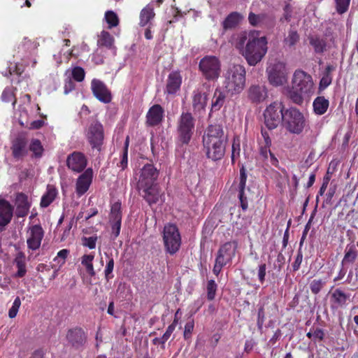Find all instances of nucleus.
<instances>
[{
	"label": "nucleus",
	"instance_id": "f257e3e1",
	"mask_svg": "<svg viewBox=\"0 0 358 358\" xmlns=\"http://www.w3.org/2000/svg\"><path fill=\"white\" fill-rule=\"evenodd\" d=\"M267 39L257 31H243L237 34L235 46L250 66H255L267 52Z\"/></svg>",
	"mask_w": 358,
	"mask_h": 358
},
{
	"label": "nucleus",
	"instance_id": "f03ea898",
	"mask_svg": "<svg viewBox=\"0 0 358 358\" xmlns=\"http://www.w3.org/2000/svg\"><path fill=\"white\" fill-rule=\"evenodd\" d=\"M227 136L222 124H210L203 136V145L206 157L216 162L222 159L225 154Z\"/></svg>",
	"mask_w": 358,
	"mask_h": 358
},
{
	"label": "nucleus",
	"instance_id": "7ed1b4c3",
	"mask_svg": "<svg viewBox=\"0 0 358 358\" xmlns=\"http://www.w3.org/2000/svg\"><path fill=\"white\" fill-rule=\"evenodd\" d=\"M245 69L241 65H234L224 76V85L231 94H240L245 85Z\"/></svg>",
	"mask_w": 358,
	"mask_h": 358
},
{
	"label": "nucleus",
	"instance_id": "20e7f679",
	"mask_svg": "<svg viewBox=\"0 0 358 358\" xmlns=\"http://www.w3.org/2000/svg\"><path fill=\"white\" fill-rule=\"evenodd\" d=\"M282 126L290 134L299 135L308 125L303 113L295 107H290L284 112Z\"/></svg>",
	"mask_w": 358,
	"mask_h": 358
},
{
	"label": "nucleus",
	"instance_id": "39448f33",
	"mask_svg": "<svg viewBox=\"0 0 358 358\" xmlns=\"http://www.w3.org/2000/svg\"><path fill=\"white\" fill-rule=\"evenodd\" d=\"M85 137L93 152L99 153L103 150L104 129L103 124L99 121H93L84 131Z\"/></svg>",
	"mask_w": 358,
	"mask_h": 358
},
{
	"label": "nucleus",
	"instance_id": "423d86ee",
	"mask_svg": "<svg viewBox=\"0 0 358 358\" xmlns=\"http://www.w3.org/2000/svg\"><path fill=\"white\" fill-rule=\"evenodd\" d=\"M287 108L281 101H273L266 106L263 113L264 122L269 130L276 129L280 123L282 124L284 112Z\"/></svg>",
	"mask_w": 358,
	"mask_h": 358
},
{
	"label": "nucleus",
	"instance_id": "0eeeda50",
	"mask_svg": "<svg viewBox=\"0 0 358 358\" xmlns=\"http://www.w3.org/2000/svg\"><path fill=\"white\" fill-rule=\"evenodd\" d=\"M195 120L189 112H182L177 122L178 140L182 144H188L194 129Z\"/></svg>",
	"mask_w": 358,
	"mask_h": 358
},
{
	"label": "nucleus",
	"instance_id": "6e6552de",
	"mask_svg": "<svg viewBox=\"0 0 358 358\" xmlns=\"http://www.w3.org/2000/svg\"><path fill=\"white\" fill-rule=\"evenodd\" d=\"M199 69L207 80H216L220 75V62L215 56H205L199 62Z\"/></svg>",
	"mask_w": 358,
	"mask_h": 358
},
{
	"label": "nucleus",
	"instance_id": "1a4fd4ad",
	"mask_svg": "<svg viewBox=\"0 0 358 358\" xmlns=\"http://www.w3.org/2000/svg\"><path fill=\"white\" fill-rule=\"evenodd\" d=\"M308 38L316 54H323L327 49L331 48V45L336 46V37L331 29H327L323 36L316 34L309 36Z\"/></svg>",
	"mask_w": 358,
	"mask_h": 358
},
{
	"label": "nucleus",
	"instance_id": "9d476101",
	"mask_svg": "<svg viewBox=\"0 0 358 358\" xmlns=\"http://www.w3.org/2000/svg\"><path fill=\"white\" fill-rule=\"evenodd\" d=\"M163 239L167 252L171 255L175 254L181 243L180 235L176 225H164Z\"/></svg>",
	"mask_w": 358,
	"mask_h": 358
},
{
	"label": "nucleus",
	"instance_id": "9b49d317",
	"mask_svg": "<svg viewBox=\"0 0 358 358\" xmlns=\"http://www.w3.org/2000/svg\"><path fill=\"white\" fill-rule=\"evenodd\" d=\"M268 80L273 86H281L287 82L285 66L282 62L271 64L266 69Z\"/></svg>",
	"mask_w": 358,
	"mask_h": 358
},
{
	"label": "nucleus",
	"instance_id": "f8f14e48",
	"mask_svg": "<svg viewBox=\"0 0 358 358\" xmlns=\"http://www.w3.org/2000/svg\"><path fill=\"white\" fill-rule=\"evenodd\" d=\"M292 86L301 92L310 94L313 88L312 76L303 70L297 69L294 73Z\"/></svg>",
	"mask_w": 358,
	"mask_h": 358
},
{
	"label": "nucleus",
	"instance_id": "ddd939ff",
	"mask_svg": "<svg viewBox=\"0 0 358 358\" xmlns=\"http://www.w3.org/2000/svg\"><path fill=\"white\" fill-rule=\"evenodd\" d=\"M29 140L25 134H18L12 141L10 150L13 157L16 160H22L28 154Z\"/></svg>",
	"mask_w": 358,
	"mask_h": 358
},
{
	"label": "nucleus",
	"instance_id": "4468645a",
	"mask_svg": "<svg viewBox=\"0 0 358 358\" xmlns=\"http://www.w3.org/2000/svg\"><path fill=\"white\" fill-rule=\"evenodd\" d=\"M159 170L153 164H146L140 171L139 179L137 187L158 185L157 180Z\"/></svg>",
	"mask_w": 358,
	"mask_h": 358
},
{
	"label": "nucleus",
	"instance_id": "2eb2a0df",
	"mask_svg": "<svg viewBox=\"0 0 358 358\" xmlns=\"http://www.w3.org/2000/svg\"><path fill=\"white\" fill-rule=\"evenodd\" d=\"M87 159L84 153L74 151L66 158V166L73 172L80 173L86 170Z\"/></svg>",
	"mask_w": 358,
	"mask_h": 358
},
{
	"label": "nucleus",
	"instance_id": "dca6fc26",
	"mask_svg": "<svg viewBox=\"0 0 358 358\" xmlns=\"http://www.w3.org/2000/svg\"><path fill=\"white\" fill-rule=\"evenodd\" d=\"M91 90L93 95L99 101L108 103L112 101V94L106 85L101 80L94 78L91 82Z\"/></svg>",
	"mask_w": 358,
	"mask_h": 358
},
{
	"label": "nucleus",
	"instance_id": "f3484780",
	"mask_svg": "<svg viewBox=\"0 0 358 358\" xmlns=\"http://www.w3.org/2000/svg\"><path fill=\"white\" fill-rule=\"evenodd\" d=\"M248 101L254 104L264 102L268 98V90L264 85L252 84L246 90Z\"/></svg>",
	"mask_w": 358,
	"mask_h": 358
},
{
	"label": "nucleus",
	"instance_id": "a211bd4d",
	"mask_svg": "<svg viewBox=\"0 0 358 358\" xmlns=\"http://www.w3.org/2000/svg\"><path fill=\"white\" fill-rule=\"evenodd\" d=\"M137 188L139 194L150 206L156 204L162 195L159 184L147 185L145 187H137Z\"/></svg>",
	"mask_w": 358,
	"mask_h": 358
},
{
	"label": "nucleus",
	"instance_id": "6ab92c4d",
	"mask_svg": "<svg viewBox=\"0 0 358 358\" xmlns=\"http://www.w3.org/2000/svg\"><path fill=\"white\" fill-rule=\"evenodd\" d=\"M27 243L29 249L36 250L39 248L44 236V231L41 225H31L27 231Z\"/></svg>",
	"mask_w": 358,
	"mask_h": 358
},
{
	"label": "nucleus",
	"instance_id": "aec40b11",
	"mask_svg": "<svg viewBox=\"0 0 358 358\" xmlns=\"http://www.w3.org/2000/svg\"><path fill=\"white\" fill-rule=\"evenodd\" d=\"M93 178V170L87 169L78 176L76 183V192L78 196H83L89 189Z\"/></svg>",
	"mask_w": 358,
	"mask_h": 358
},
{
	"label": "nucleus",
	"instance_id": "412c9836",
	"mask_svg": "<svg viewBox=\"0 0 358 358\" xmlns=\"http://www.w3.org/2000/svg\"><path fill=\"white\" fill-rule=\"evenodd\" d=\"M237 248L236 242H227L223 244L217 251L216 260L227 265L235 256Z\"/></svg>",
	"mask_w": 358,
	"mask_h": 358
},
{
	"label": "nucleus",
	"instance_id": "4be33fe9",
	"mask_svg": "<svg viewBox=\"0 0 358 358\" xmlns=\"http://www.w3.org/2000/svg\"><path fill=\"white\" fill-rule=\"evenodd\" d=\"M164 117V110L159 104L152 106L145 116L146 124L149 127H156L159 125Z\"/></svg>",
	"mask_w": 358,
	"mask_h": 358
},
{
	"label": "nucleus",
	"instance_id": "5701e85b",
	"mask_svg": "<svg viewBox=\"0 0 358 358\" xmlns=\"http://www.w3.org/2000/svg\"><path fill=\"white\" fill-rule=\"evenodd\" d=\"M66 339L72 347L79 348L85 343L87 336L81 328H75L68 331Z\"/></svg>",
	"mask_w": 358,
	"mask_h": 358
},
{
	"label": "nucleus",
	"instance_id": "b1692460",
	"mask_svg": "<svg viewBox=\"0 0 358 358\" xmlns=\"http://www.w3.org/2000/svg\"><path fill=\"white\" fill-rule=\"evenodd\" d=\"M16 209L15 215L17 218L24 217L28 215L31 203L28 200V196L21 192L18 193L15 199Z\"/></svg>",
	"mask_w": 358,
	"mask_h": 358
},
{
	"label": "nucleus",
	"instance_id": "393cba45",
	"mask_svg": "<svg viewBox=\"0 0 358 358\" xmlns=\"http://www.w3.org/2000/svg\"><path fill=\"white\" fill-rule=\"evenodd\" d=\"M182 80V78L179 71L171 72L166 80V93L168 94H175L180 89Z\"/></svg>",
	"mask_w": 358,
	"mask_h": 358
},
{
	"label": "nucleus",
	"instance_id": "a878e982",
	"mask_svg": "<svg viewBox=\"0 0 358 358\" xmlns=\"http://www.w3.org/2000/svg\"><path fill=\"white\" fill-rule=\"evenodd\" d=\"M350 299V294H345L341 289H336L331 295V307L334 308H344Z\"/></svg>",
	"mask_w": 358,
	"mask_h": 358
},
{
	"label": "nucleus",
	"instance_id": "bb28decb",
	"mask_svg": "<svg viewBox=\"0 0 358 358\" xmlns=\"http://www.w3.org/2000/svg\"><path fill=\"white\" fill-rule=\"evenodd\" d=\"M155 17L154 7L152 4L148 3L140 12L139 15V26L145 27L147 25L152 26V20Z\"/></svg>",
	"mask_w": 358,
	"mask_h": 358
},
{
	"label": "nucleus",
	"instance_id": "cd10ccee",
	"mask_svg": "<svg viewBox=\"0 0 358 358\" xmlns=\"http://www.w3.org/2000/svg\"><path fill=\"white\" fill-rule=\"evenodd\" d=\"M13 206L5 199H0V224H9L13 215Z\"/></svg>",
	"mask_w": 358,
	"mask_h": 358
},
{
	"label": "nucleus",
	"instance_id": "c85d7f7f",
	"mask_svg": "<svg viewBox=\"0 0 358 358\" xmlns=\"http://www.w3.org/2000/svg\"><path fill=\"white\" fill-rule=\"evenodd\" d=\"M208 95L206 92L195 90L193 92L192 107L195 111L200 112L205 109L207 105Z\"/></svg>",
	"mask_w": 358,
	"mask_h": 358
},
{
	"label": "nucleus",
	"instance_id": "c756f323",
	"mask_svg": "<svg viewBox=\"0 0 358 358\" xmlns=\"http://www.w3.org/2000/svg\"><path fill=\"white\" fill-rule=\"evenodd\" d=\"M329 107V101L324 96H317L313 102V112L317 115H322Z\"/></svg>",
	"mask_w": 358,
	"mask_h": 358
},
{
	"label": "nucleus",
	"instance_id": "7c9ffc66",
	"mask_svg": "<svg viewBox=\"0 0 358 358\" xmlns=\"http://www.w3.org/2000/svg\"><path fill=\"white\" fill-rule=\"evenodd\" d=\"M57 189L54 185H48L46 192L42 196L40 206L41 208L48 207L56 199Z\"/></svg>",
	"mask_w": 358,
	"mask_h": 358
},
{
	"label": "nucleus",
	"instance_id": "2f4dec72",
	"mask_svg": "<svg viewBox=\"0 0 358 358\" xmlns=\"http://www.w3.org/2000/svg\"><path fill=\"white\" fill-rule=\"evenodd\" d=\"M226 94L219 88L215 89L212 99L211 112L218 111L225 103Z\"/></svg>",
	"mask_w": 358,
	"mask_h": 358
},
{
	"label": "nucleus",
	"instance_id": "473e14b6",
	"mask_svg": "<svg viewBox=\"0 0 358 358\" xmlns=\"http://www.w3.org/2000/svg\"><path fill=\"white\" fill-rule=\"evenodd\" d=\"M122 203L117 201L111 204L110 213V224H121L122 222Z\"/></svg>",
	"mask_w": 358,
	"mask_h": 358
},
{
	"label": "nucleus",
	"instance_id": "72a5a7b5",
	"mask_svg": "<svg viewBox=\"0 0 358 358\" xmlns=\"http://www.w3.org/2000/svg\"><path fill=\"white\" fill-rule=\"evenodd\" d=\"M242 20V15L237 12H232L229 14L222 22L224 30L235 28Z\"/></svg>",
	"mask_w": 358,
	"mask_h": 358
},
{
	"label": "nucleus",
	"instance_id": "f704fd0d",
	"mask_svg": "<svg viewBox=\"0 0 358 358\" xmlns=\"http://www.w3.org/2000/svg\"><path fill=\"white\" fill-rule=\"evenodd\" d=\"M336 66L332 64H327L322 73V77L320 81V88L324 89L331 85L332 82L331 73L335 71Z\"/></svg>",
	"mask_w": 358,
	"mask_h": 358
},
{
	"label": "nucleus",
	"instance_id": "c9c22d12",
	"mask_svg": "<svg viewBox=\"0 0 358 358\" xmlns=\"http://www.w3.org/2000/svg\"><path fill=\"white\" fill-rule=\"evenodd\" d=\"M14 262L17 268V271L15 276L17 278L24 277L27 273L25 257L24 254L22 252L18 253Z\"/></svg>",
	"mask_w": 358,
	"mask_h": 358
},
{
	"label": "nucleus",
	"instance_id": "e433bc0d",
	"mask_svg": "<svg viewBox=\"0 0 358 358\" xmlns=\"http://www.w3.org/2000/svg\"><path fill=\"white\" fill-rule=\"evenodd\" d=\"M114 43L113 36L106 31H102L99 36L97 44L100 47H106L108 49L111 48Z\"/></svg>",
	"mask_w": 358,
	"mask_h": 358
},
{
	"label": "nucleus",
	"instance_id": "4c0bfd02",
	"mask_svg": "<svg viewBox=\"0 0 358 358\" xmlns=\"http://www.w3.org/2000/svg\"><path fill=\"white\" fill-rule=\"evenodd\" d=\"M267 17V15L265 13L255 14L250 12L248 15V21L253 27H262L266 23Z\"/></svg>",
	"mask_w": 358,
	"mask_h": 358
},
{
	"label": "nucleus",
	"instance_id": "58836bf2",
	"mask_svg": "<svg viewBox=\"0 0 358 358\" xmlns=\"http://www.w3.org/2000/svg\"><path fill=\"white\" fill-rule=\"evenodd\" d=\"M357 256V251L355 245H348L345 250V255L342 260V264L352 263Z\"/></svg>",
	"mask_w": 358,
	"mask_h": 358
},
{
	"label": "nucleus",
	"instance_id": "ea45409f",
	"mask_svg": "<svg viewBox=\"0 0 358 358\" xmlns=\"http://www.w3.org/2000/svg\"><path fill=\"white\" fill-rule=\"evenodd\" d=\"M30 151L33 152V157L35 158H39L42 157L44 149L40 140L33 138L29 145V148Z\"/></svg>",
	"mask_w": 358,
	"mask_h": 358
},
{
	"label": "nucleus",
	"instance_id": "a19ab883",
	"mask_svg": "<svg viewBox=\"0 0 358 358\" xmlns=\"http://www.w3.org/2000/svg\"><path fill=\"white\" fill-rule=\"evenodd\" d=\"M308 94L306 92H301L300 90L292 88L288 91V97L295 104L301 105L303 103V95Z\"/></svg>",
	"mask_w": 358,
	"mask_h": 358
},
{
	"label": "nucleus",
	"instance_id": "79ce46f5",
	"mask_svg": "<svg viewBox=\"0 0 358 358\" xmlns=\"http://www.w3.org/2000/svg\"><path fill=\"white\" fill-rule=\"evenodd\" d=\"M94 259L93 255H85L81 258V264L85 267L86 271L90 276H94L96 273L94 269L92 261Z\"/></svg>",
	"mask_w": 358,
	"mask_h": 358
},
{
	"label": "nucleus",
	"instance_id": "37998d69",
	"mask_svg": "<svg viewBox=\"0 0 358 358\" xmlns=\"http://www.w3.org/2000/svg\"><path fill=\"white\" fill-rule=\"evenodd\" d=\"M129 144V137L127 136L121 155V159L117 166L121 168V170H124L128 165V148Z\"/></svg>",
	"mask_w": 358,
	"mask_h": 358
},
{
	"label": "nucleus",
	"instance_id": "c03bdc74",
	"mask_svg": "<svg viewBox=\"0 0 358 358\" xmlns=\"http://www.w3.org/2000/svg\"><path fill=\"white\" fill-rule=\"evenodd\" d=\"M105 20L109 29L117 27L120 22L117 15L113 10H107L105 13Z\"/></svg>",
	"mask_w": 358,
	"mask_h": 358
},
{
	"label": "nucleus",
	"instance_id": "a18cd8bd",
	"mask_svg": "<svg viewBox=\"0 0 358 358\" xmlns=\"http://www.w3.org/2000/svg\"><path fill=\"white\" fill-rule=\"evenodd\" d=\"M1 99L6 103L11 102L13 106H15L17 99L15 96L14 89L12 87L5 88L1 94Z\"/></svg>",
	"mask_w": 358,
	"mask_h": 358
},
{
	"label": "nucleus",
	"instance_id": "49530a36",
	"mask_svg": "<svg viewBox=\"0 0 358 358\" xmlns=\"http://www.w3.org/2000/svg\"><path fill=\"white\" fill-rule=\"evenodd\" d=\"M241 153V142L239 137H234L231 148V162L235 163V160L240 157Z\"/></svg>",
	"mask_w": 358,
	"mask_h": 358
},
{
	"label": "nucleus",
	"instance_id": "de8ad7c7",
	"mask_svg": "<svg viewBox=\"0 0 358 358\" xmlns=\"http://www.w3.org/2000/svg\"><path fill=\"white\" fill-rule=\"evenodd\" d=\"M325 281L322 279H315L310 283V289L314 294H317L325 285Z\"/></svg>",
	"mask_w": 358,
	"mask_h": 358
},
{
	"label": "nucleus",
	"instance_id": "09e8293b",
	"mask_svg": "<svg viewBox=\"0 0 358 358\" xmlns=\"http://www.w3.org/2000/svg\"><path fill=\"white\" fill-rule=\"evenodd\" d=\"M351 0H335L336 9L338 14L346 13L349 8Z\"/></svg>",
	"mask_w": 358,
	"mask_h": 358
},
{
	"label": "nucleus",
	"instance_id": "8fccbe9b",
	"mask_svg": "<svg viewBox=\"0 0 358 358\" xmlns=\"http://www.w3.org/2000/svg\"><path fill=\"white\" fill-rule=\"evenodd\" d=\"M72 78L77 82H82L85 79V72L83 68L76 66L73 68L71 71Z\"/></svg>",
	"mask_w": 358,
	"mask_h": 358
},
{
	"label": "nucleus",
	"instance_id": "3c124183",
	"mask_svg": "<svg viewBox=\"0 0 358 358\" xmlns=\"http://www.w3.org/2000/svg\"><path fill=\"white\" fill-rule=\"evenodd\" d=\"M299 40V35L296 31L290 30L288 33V36L285 39V42L289 47L294 45Z\"/></svg>",
	"mask_w": 358,
	"mask_h": 358
},
{
	"label": "nucleus",
	"instance_id": "603ef678",
	"mask_svg": "<svg viewBox=\"0 0 358 358\" xmlns=\"http://www.w3.org/2000/svg\"><path fill=\"white\" fill-rule=\"evenodd\" d=\"M217 290V285L213 280H210L207 284V298L211 301L215 299Z\"/></svg>",
	"mask_w": 358,
	"mask_h": 358
},
{
	"label": "nucleus",
	"instance_id": "864d4df0",
	"mask_svg": "<svg viewBox=\"0 0 358 358\" xmlns=\"http://www.w3.org/2000/svg\"><path fill=\"white\" fill-rule=\"evenodd\" d=\"M96 240L97 236L96 235L90 237L83 236L82 238V244L90 249H94L96 247Z\"/></svg>",
	"mask_w": 358,
	"mask_h": 358
},
{
	"label": "nucleus",
	"instance_id": "5fc2aeb1",
	"mask_svg": "<svg viewBox=\"0 0 358 358\" xmlns=\"http://www.w3.org/2000/svg\"><path fill=\"white\" fill-rule=\"evenodd\" d=\"M264 320H265L264 307L263 305H262L259 306V308L258 309L257 321V325L258 329L259 331H262L263 329Z\"/></svg>",
	"mask_w": 358,
	"mask_h": 358
},
{
	"label": "nucleus",
	"instance_id": "6e6d98bb",
	"mask_svg": "<svg viewBox=\"0 0 358 358\" xmlns=\"http://www.w3.org/2000/svg\"><path fill=\"white\" fill-rule=\"evenodd\" d=\"M259 154L260 155L265 159H268V155H270L271 143H259Z\"/></svg>",
	"mask_w": 358,
	"mask_h": 358
},
{
	"label": "nucleus",
	"instance_id": "4d7b16f0",
	"mask_svg": "<svg viewBox=\"0 0 358 358\" xmlns=\"http://www.w3.org/2000/svg\"><path fill=\"white\" fill-rule=\"evenodd\" d=\"M247 173L244 166L240 169V181L238 185V190H245L246 186Z\"/></svg>",
	"mask_w": 358,
	"mask_h": 358
},
{
	"label": "nucleus",
	"instance_id": "13d9d810",
	"mask_svg": "<svg viewBox=\"0 0 358 358\" xmlns=\"http://www.w3.org/2000/svg\"><path fill=\"white\" fill-rule=\"evenodd\" d=\"M21 305L20 299L17 296L14 300L12 307L10 308L8 311V316L10 318H14L18 312L19 308Z\"/></svg>",
	"mask_w": 358,
	"mask_h": 358
},
{
	"label": "nucleus",
	"instance_id": "bf43d9fd",
	"mask_svg": "<svg viewBox=\"0 0 358 358\" xmlns=\"http://www.w3.org/2000/svg\"><path fill=\"white\" fill-rule=\"evenodd\" d=\"M113 268H114V260L113 258H111L108 262V263L106 266L105 271H104L105 278H106V281H109L110 279L113 278V275H112Z\"/></svg>",
	"mask_w": 358,
	"mask_h": 358
},
{
	"label": "nucleus",
	"instance_id": "052dcab7",
	"mask_svg": "<svg viewBox=\"0 0 358 358\" xmlns=\"http://www.w3.org/2000/svg\"><path fill=\"white\" fill-rule=\"evenodd\" d=\"M194 323L193 320L189 321L186 323L184 330V338L188 339L190 338L192 332L194 329Z\"/></svg>",
	"mask_w": 358,
	"mask_h": 358
},
{
	"label": "nucleus",
	"instance_id": "680f3d73",
	"mask_svg": "<svg viewBox=\"0 0 358 358\" xmlns=\"http://www.w3.org/2000/svg\"><path fill=\"white\" fill-rule=\"evenodd\" d=\"M175 329V324H170L166 332L164 334L162 337L161 338V344H164L166 341L170 338L171 334Z\"/></svg>",
	"mask_w": 358,
	"mask_h": 358
},
{
	"label": "nucleus",
	"instance_id": "e2e57ef3",
	"mask_svg": "<svg viewBox=\"0 0 358 358\" xmlns=\"http://www.w3.org/2000/svg\"><path fill=\"white\" fill-rule=\"evenodd\" d=\"M24 71V67L22 64H15L13 66L9 67V72L10 74L15 73L20 76Z\"/></svg>",
	"mask_w": 358,
	"mask_h": 358
},
{
	"label": "nucleus",
	"instance_id": "0e129e2a",
	"mask_svg": "<svg viewBox=\"0 0 358 358\" xmlns=\"http://www.w3.org/2000/svg\"><path fill=\"white\" fill-rule=\"evenodd\" d=\"M238 199L241 203V206L243 210L248 208V200L245 195V190H238Z\"/></svg>",
	"mask_w": 358,
	"mask_h": 358
},
{
	"label": "nucleus",
	"instance_id": "69168bd1",
	"mask_svg": "<svg viewBox=\"0 0 358 358\" xmlns=\"http://www.w3.org/2000/svg\"><path fill=\"white\" fill-rule=\"evenodd\" d=\"M210 219L213 220V224H218L219 222H224L221 219V213L218 210H213L212 213H210Z\"/></svg>",
	"mask_w": 358,
	"mask_h": 358
},
{
	"label": "nucleus",
	"instance_id": "338daca9",
	"mask_svg": "<svg viewBox=\"0 0 358 358\" xmlns=\"http://www.w3.org/2000/svg\"><path fill=\"white\" fill-rule=\"evenodd\" d=\"M261 135H262V138H259L258 140V143H266V144H267L268 143H271V139L270 138L268 132L267 131H266L265 129H264L263 128L261 130Z\"/></svg>",
	"mask_w": 358,
	"mask_h": 358
},
{
	"label": "nucleus",
	"instance_id": "774afa93",
	"mask_svg": "<svg viewBox=\"0 0 358 358\" xmlns=\"http://www.w3.org/2000/svg\"><path fill=\"white\" fill-rule=\"evenodd\" d=\"M303 259V255L301 251H299L297 253V255L296 257V259L294 260V262L292 264L293 270L294 271H296L299 269L301 264L302 262Z\"/></svg>",
	"mask_w": 358,
	"mask_h": 358
}]
</instances>
